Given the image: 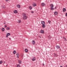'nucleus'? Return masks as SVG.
Segmentation results:
<instances>
[{
	"label": "nucleus",
	"mask_w": 67,
	"mask_h": 67,
	"mask_svg": "<svg viewBox=\"0 0 67 67\" xmlns=\"http://www.w3.org/2000/svg\"><path fill=\"white\" fill-rule=\"evenodd\" d=\"M50 6L51 7V8H50V10H54L55 9L53 8L54 7V5L53 4H50Z\"/></svg>",
	"instance_id": "nucleus-1"
},
{
	"label": "nucleus",
	"mask_w": 67,
	"mask_h": 67,
	"mask_svg": "<svg viewBox=\"0 0 67 67\" xmlns=\"http://www.w3.org/2000/svg\"><path fill=\"white\" fill-rule=\"evenodd\" d=\"M23 16L24 19H27V16L26 15V14H23Z\"/></svg>",
	"instance_id": "nucleus-2"
},
{
	"label": "nucleus",
	"mask_w": 67,
	"mask_h": 67,
	"mask_svg": "<svg viewBox=\"0 0 67 67\" xmlns=\"http://www.w3.org/2000/svg\"><path fill=\"white\" fill-rule=\"evenodd\" d=\"M41 5L42 7H44L45 5V4L44 3H41Z\"/></svg>",
	"instance_id": "nucleus-3"
},
{
	"label": "nucleus",
	"mask_w": 67,
	"mask_h": 67,
	"mask_svg": "<svg viewBox=\"0 0 67 67\" xmlns=\"http://www.w3.org/2000/svg\"><path fill=\"white\" fill-rule=\"evenodd\" d=\"M40 33H42L43 34V33H44V31L43 30H40Z\"/></svg>",
	"instance_id": "nucleus-4"
},
{
	"label": "nucleus",
	"mask_w": 67,
	"mask_h": 67,
	"mask_svg": "<svg viewBox=\"0 0 67 67\" xmlns=\"http://www.w3.org/2000/svg\"><path fill=\"white\" fill-rule=\"evenodd\" d=\"M45 22H44V21H41V24H42V25L45 24Z\"/></svg>",
	"instance_id": "nucleus-5"
},
{
	"label": "nucleus",
	"mask_w": 67,
	"mask_h": 67,
	"mask_svg": "<svg viewBox=\"0 0 67 67\" xmlns=\"http://www.w3.org/2000/svg\"><path fill=\"white\" fill-rule=\"evenodd\" d=\"M17 56V58H19V53L18 52L16 54Z\"/></svg>",
	"instance_id": "nucleus-6"
},
{
	"label": "nucleus",
	"mask_w": 67,
	"mask_h": 67,
	"mask_svg": "<svg viewBox=\"0 0 67 67\" xmlns=\"http://www.w3.org/2000/svg\"><path fill=\"white\" fill-rule=\"evenodd\" d=\"M13 12L14 13H18V11L16 10H14Z\"/></svg>",
	"instance_id": "nucleus-7"
},
{
	"label": "nucleus",
	"mask_w": 67,
	"mask_h": 67,
	"mask_svg": "<svg viewBox=\"0 0 67 67\" xmlns=\"http://www.w3.org/2000/svg\"><path fill=\"white\" fill-rule=\"evenodd\" d=\"M17 7L18 8H20V4H17Z\"/></svg>",
	"instance_id": "nucleus-8"
},
{
	"label": "nucleus",
	"mask_w": 67,
	"mask_h": 67,
	"mask_svg": "<svg viewBox=\"0 0 67 67\" xmlns=\"http://www.w3.org/2000/svg\"><path fill=\"white\" fill-rule=\"evenodd\" d=\"M56 47L58 49L60 48V46H56Z\"/></svg>",
	"instance_id": "nucleus-9"
},
{
	"label": "nucleus",
	"mask_w": 67,
	"mask_h": 67,
	"mask_svg": "<svg viewBox=\"0 0 67 67\" xmlns=\"http://www.w3.org/2000/svg\"><path fill=\"white\" fill-rule=\"evenodd\" d=\"M35 59H36L35 58V57H34L32 59V61H34Z\"/></svg>",
	"instance_id": "nucleus-10"
},
{
	"label": "nucleus",
	"mask_w": 67,
	"mask_h": 67,
	"mask_svg": "<svg viewBox=\"0 0 67 67\" xmlns=\"http://www.w3.org/2000/svg\"><path fill=\"white\" fill-rule=\"evenodd\" d=\"M35 41L34 40H33L32 41V44H33V45L35 44Z\"/></svg>",
	"instance_id": "nucleus-11"
},
{
	"label": "nucleus",
	"mask_w": 67,
	"mask_h": 67,
	"mask_svg": "<svg viewBox=\"0 0 67 67\" xmlns=\"http://www.w3.org/2000/svg\"><path fill=\"white\" fill-rule=\"evenodd\" d=\"M42 27H43V28L45 27V24L42 25Z\"/></svg>",
	"instance_id": "nucleus-12"
},
{
	"label": "nucleus",
	"mask_w": 67,
	"mask_h": 67,
	"mask_svg": "<svg viewBox=\"0 0 67 67\" xmlns=\"http://www.w3.org/2000/svg\"><path fill=\"white\" fill-rule=\"evenodd\" d=\"M54 57H57V54H56L54 53Z\"/></svg>",
	"instance_id": "nucleus-13"
},
{
	"label": "nucleus",
	"mask_w": 67,
	"mask_h": 67,
	"mask_svg": "<svg viewBox=\"0 0 67 67\" xmlns=\"http://www.w3.org/2000/svg\"><path fill=\"white\" fill-rule=\"evenodd\" d=\"M54 14L55 15H57L58 14V12H54Z\"/></svg>",
	"instance_id": "nucleus-14"
},
{
	"label": "nucleus",
	"mask_w": 67,
	"mask_h": 67,
	"mask_svg": "<svg viewBox=\"0 0 67 67\" xmlns=\"http://www.w3.org/2000/svg\"><path fill=\"white\" fill-rule=\"evenodd\" d=\"M63 39H64V41H66L67 40H66V38H65V37H63Z\"/></svg>",
	"instance_id": "nucleus-15"
},
{
	"label": "nucleus",
	"mask_w": 67,
	"mask_h": 67,
	"mask_svg": "<svg viewBox=\"0 0 67 67\" xmlns=\"http://www.w3.org/2000/svg\"><path fill=\"white\" fill-rule=\"evenodd\" d=\"M63 11L64 12H66V8H64L63 9Z\"/></svg>",
	"instance_id": "nucleus-16"
},
{
	"label": "nucleus",
	"mask_w": 67,
	"mask_h": 67,
	"mask_svg": "<svg viewBox=\"0 0 67 67\" xmlns=\"http://www.w3.org/2000/svg\"><path fill=\"white\" fill-rule=\"evenodd\" d=\"M18 62H19V64H21V63H22V61H21L20 60H19Z\"/></svg>",
	"instance_id": "nucleus-17"
},
{
	"label": "nucleus",
	"mask_w": 67,
	"mask_h": 67,
	"mask_svg": "<svg viewBox=\"0 0 67 67\" xmlns=\"http://www.w3.org/2000/svg\"><path fill=\"white\" fill-rule=\"evenodd\" d=\"M36 6V4L35 3H34L33 4V7H35V6Z\"/></svg>",
	"instance_id": "nucleus-18"
},
{
	"label": "nucleus",
	"mask_w": 67,
	"mask_h": 67,
	"mask_svg": "<svg viewBox=\"0 0 67 67\" xmlns=\"http://www.w3.org/2000/svg\"><path fill=\"white\" fill-rule=\"evenodd\" d=\"M48 22L49 24H51V21L49 20L48 21Z\"/></svg>",
	"instance_id": "nucleus-19"
},
{
	"label": "nucleus",
	"mask_w": 67,
	"mask_h": 67,
	"mask_svg": "<svg viewBox=\"0 0 67 67\" xmlns=\"http://www.w3.org/2000/svg\"><path fill=\"white\" fill-rule=\"evenodd\" d=\"M7 35L8 36H9V35H11V34H10V33H8L7 34Z\"/></svg>",
	"instance_id": "nucleus-20"
},
{
	"label": "nucleus",
	"mask_w": 67,
	"mask_h": 67,
	"mask_svg": "<svg viewBox=\"0 0 67 67\" xmlns=\"http://www.w3.org/2000/svg\"><path fill=\"white\" fill-rule=\"evenodd\" d=\"M6 30H10V27H7Z\"/></svg>",
	"instance_id": "nucleus-21"
},
{
	"label": "nucleus",
	"mask_w": 67,
	"mask_h": 67,
	"mask_svg": "<svg viewBox=\"0 0 67 67\" xmlns=\"http://www.w3.org/2000/svg\"><path fill=\"white\" fill-rule=\"evenodd\" d=\"M29 8L30 10H31L32 9V7L30 6L29 7Z\"/></svg>",
	"instance_id": "nucleus-22"
},
{
	"label": "nucleus",
	"mask_w": 67,
	"mask_h": 67,
	"mask_svg": "<svg viewBox=\"0 0 67 67\" xmlns=\"http://www.w3.org/2000/svg\"><path fill=\"white\" fill-rule=\"evenodd\" d=\"M25 51L26 52H27V51H28L27 49H25Z\"/></svg>",
	"instance_id": "nucleus-23"
},
{
	"label": "nucleus",
	"mask_w": 67,
	"mask_h": 67,
	"mask_svg": "<svg viewBox=\"0 0 67 67\" xmlns=\"http://www.w3.org/2000/svg\"><path fill=\"white\" fill-rule=\"evenodd\" d=\"M4 28H3L2 29V31L3 32L4 31Z\"/></svg>",
	"instance_id": "nucleus-24"
},
{
	"label": "nucleus",
	"mask_w": 67,
	"mask_h": 67,
	"mask_svg": "<svg viewBox=\"0 0 67 67\" xmlns=\"http://www.w3.org/2000/svg\"><path fill=\"white\" fill-rule=\"evenodd\" d=\"M17 67H20V64H18L17 66Z\"/></svg>",
	"instance_id": "nucleus-25"
},
{
	"label": "nucleus",
	"mask_w": 67,
	"mask_h": 67,
	"mask_svg": "<svg viewBox=\"0 0 67 67\" xmlns=\"http://www.w3.org/2000/svg\"><path fill=\"white\" fill-rule=\"evenodd\" d=\"M2 7L3 8V9H4L5 8V6H3Z\"/></svg>",
	"instance_id": "nucleus-26"
},
{
	"label": "nucleus",
	"mask_w": 67,
	"mask_h": 67,
	"mask_svg": "<svg viewBox=\"0 0 67 67\" xmlns=\"http://www.w3.org/2000/svg\"><path fill=\"white\" fill-rule=\"evenodd\" d=\"M21 20H18V22L19 23H21Z\"/></svg>",
	"instance_id": "nucleus-27"
},
{
	"label": "nucleus",
	"mask_w": 67,
	"mask_h": 67,
	"mask_svg": "<svg viewBox=\"0 0 67 67\" xmlns=\"http://www.w3.org/2000/svg\"><path fill=\"white\" fill-rule=\"evenodd\" d=\"M2 63V61H0V64H1Z\"/></svg>",
	"instance_id": "nucleus-28"
},
{
	"label": "nucleus",
	"mask_w": 67,
	"mask_h": 67,
	"mask_svg": "<svg viewBox=\"0 0 67 67\" xmlns=\"http://www.w3.org/2000/svg\"><path fill=\"white\" fill-rule=\"evenodd\" d=\"M13 53L14 54H15L16 53V51H14Z\"/></svg>",
	"instance_id": "nucleus-29"
},
{
	"label": "nucleus",
	"mask_w": 67,
	"mask_h": 67,
	"mask_svg": "<svg viewBox=\"0 0 67 67\" xmlns=\"http://www.w3.org/2000/svg\"><path fill=\"white\" fill-rule=\"evenodd\" d=\"M7 27V26L6 25H5V27Z\"/></svg>",
	"instance_id": "nucleus-30"
},
{
	"label": "nucleus",
	"mask_w": 67,
	"mask_h": 67,
	"mask_svg": "<svg viewBox=\"0 0 67 67\" xmlns=\"http://www.w3.org/2000/svg\"><path fill=\"white\" fill-rule=\"evenodd\" d=\"M54 9H56H56H57V8L56 7H55Z\"/></svg>",
	"instance_id": "nucleus-31"
},
{
	"label": "nucleus",
	"mask_w": 67,
	"mask_h": 67,
	"mask_svg": "<svg viewBox=\"0 0 67 67\" xmlns=\"http://www.w3.org/2000/svg\"><path fill=\"white\" fill-rule=\"evenodd\" d=\"M65 15L67 16V13H66Z\"/></svg>",
	"instance_id": "nucleus-32"
},
{
	"label": "nucleus",
	"mask_w": 67,
	"mask_h": 67,
	"mask_svg": "<svg viewBox=\"0 0 67 67\" xmlns=\"http://www.w3.org/2000/svg\"><path fill=\"white\" fill-rule=\"evenodd\" d=\"M6 37H7V38H8V36L7 35H6Z\"/></svg>",
	"instance_id": "nucleus-33"
},
{
	"label": "nucleus",
	"mask_w": 67,
	"mask_h": 67,
	"mask_svg": "<svg viewBox=\"0 0 67 67\" xmlns=\"http://www.w3.org/2000/svg\"><path fill=\"white\" fill-rule=\"evenodd\" d=\"M31 13H34V12H33V11H31Z\"/></svg>",
	"instance_id": "nucleus-34"
},
{
	"label": "nucleus",
	"mask_w": 67,
	"mask_h": 67,
	"mask_svg": "<svg viewBox=\"0 0 67 67\" xmlns=\"http://www.w3.org/2000/svg\"><path fill=\"white\" fill-rule=\"evenodd\" d=\"M5 61H4V62H3V63H4V64H5Z\"/></svg>",
	"instance_id": "nucleus-35"
},
{
	"label": "nucleus",
	"mask_w": 67,
	"mask_h": 67,
	"mask_svg": "<svg viewBox=\"0 0 67 67\" xmlns=\"http://www.w3.org/2000/svg\"><path fill=\"white\" fill-rule=\"evenodd\" d=\"M39 37H40V38H41V36H39Z\"/></svg>",
	"instance_id": "nucleus-36"
},
{
	"label": "nucleus",
	"mask_w": 67,
	"mask_h": 67,
	"mask_svg": "<svg viewBox=\"0 0 67 67\" xmlns=\"http://www.w3.org/2000/svg\"><path fill=\"white\" fill-rule=\"evenodd\" d=\"M6 1H9V0H6Z\"/></svg>",
	"instance_id": "nucleus-37"
},
{
	"label": "nucleus",
	"mask_w": 67,
	"mask_h": 67,
	"mask_svg": "<svg viewBox=\"0 0 67 67\" xmlns=\"http://www.w3.org/2000/svg\"><path fill=\"white\" fill-rule=\"evenodd\" d=\"M43 66H44V64L43 63Z\"/></svg>",
	"instance_id": "nucleus-38"
},
{
	"label": "nucleus",
	"mask_w": 67,
	"mask_h": 67,
	"mask_svg": "<svg viewBox=\"0 0 67 67\" xmlns=\"http://www.w3.org/2000/svg\"><path fill=\"white\" fill-rule=\"evenodd\" d=\"M65 67H67V65H66L65 66Z\"/></svg>",
	"instance_id": "nucleus-39"
},
{
	"label": "nucleus",
	"mask_w": 67,
	"mask_h": 67,
	"mask_svg": "<svg viewBox=\"0 0 67 67\" xmlns=\"http://www.w3.org/2000/svg\"><path fill=\"white\" fill-rule=\"evenodd\" d=\"M9 40H11V38H9Z\"/></svg>",
	"instance_id": "nucleus-40"
},
{
	"label": "nucleus",
	"mask_w": 67,
	"mask_h": 67,
	"mask_svg": "<svg viewBox=\"0 0 67 67\" xmlns=\"http://www.w3.org/2000/svg\"><path fill=\"white\" fill-rule=\"evenodd\" d=\"M8 66V65H6V66Z\"/></svg>",
	"instance_id": "nucleus-41"
}]
</instances>
